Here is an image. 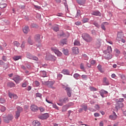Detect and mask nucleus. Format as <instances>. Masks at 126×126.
I'll list each match as a JSON object with an SVG mask.
<instances>
[{"label":"nucleus","mask_w":126,"mask_h":126,"mask_svg":"<svg viewBox=\"0 0 126 126\" xmlns=\"http://www.w3.org/2000/svg\"><path fill=\"white\" fill-rule=\"evenodd\" d=\"M82 37L87 43H90V42H92L93 41V38L88 33H84L82 34Z\"/></svg>","instance_id":"1"},{"label":"nucleus","mask_w":126,"mask_h":126,"mask_svg":"<svg viewBox=\"0 0 126 126\" xmlns=\"http://www.w3.org/2000/svg\"><path fill=\"white\" fill-rule=\"evenodd\" d=\"M41 82L43 85H46L48 86V87L52 88L53 87V85L55 84V81H45V80H41Z\"/></svg>","instance_id":"2"},{"label":"nucleus","mask_w":126,"mask_h":126,"mask_svg":"<svg viewBox=\"0 0 126 126\" xmlns=\"http://www.w3.org/2000/svg\"><path fill=\"white\" fill-rule=\"evenodd\" d=\"M51 50L56 55H57L58 57H61L63 55V53L59 51V50L57 49L56 47H52Z\"/></svg>","instance_id":"3"},{"label":"nucleus","mask_w":126,"mask_h":126,"mask_svg":"<svg viewBox=\"0 0 126 126\" xmlns=\"http://www.w3.org/2000/svg\"><path fill=\"white\" fill-rule=\"evenodd\" d=\"M22 112V108L20 107H18L17 111H16V114L15 115V118L17 120L19 117H20V113Z\"/></svg>","instance_id":"4"},{"label":"nucleus","mask_w":126,"mask_h":126,"mask_svg":"<svg viewBox=\"0 0 126 126\" xmlns=\"http://www.w3.org/2000/svg\"><path fill=\"white\" fill-rule=\"evenodd\" d=\"M123 37H124V33H123V32H118L116 40L119 43H121V40L123 39Z\"/></svg>","instance_id":"5"},{"label":"nucleus","mask_w":126,"mask_h":126,"mask_svg":"<svg viewBox=\"0 0 126 126\" xmlns=\"http://www.w3.org/2000/svg\"><path fill=\"white\" fill-rule=\"evenodd\" d=\"M103 53L104 54V58H105L106 60H111V59H112V54L110 53H108L107 50L104 51Z\"/></svg>","instance_id":"6"},{"label":"nucleus","mask_w":126,"mask_h":126,"mask_svg":"<svg viewBox=\"0 0 126 126\" xmlns=\"http://www.w3.org/2000/svg\"><path fill=\"white\" fill-rule=\"evenodd\" d=\"M8 120L6 119V118L4 117V122L6 123V124H8L12 120H13V115L12 114H8Z\"/></svg>","instance_id":"7"},{"label":"nucleus","mask_w":126,"mask_h":126,"mask_svg":"<svg viewBox=\"0 0 126 126\" xmlns=\"http://www.w3.org/2000/svg\"><path fill=\"white\" fill-rule=\"evenodd\" d=\"M70 106H72V103H69L68 104L65 105L62 107V112L63 113V112H66L67 111V109H68L69 107H70Z\"/></svg>","instance_id":"8"},{"label":"nucleus","mask_w":126,"mask_h":126,"mask_svg":"<svg viewBox=\"0 0 126 126\" xmlns=\"http://www.w3.org/2000/svg\"><path fill=\"white\" fill-rule=\"evenodd\" d=\"M22 78H21L20 77V76H15V77H14V78H13V80H14V81H15V82H16V83L17 84H18V83H19L20 82V81H21V80H22Z\"/></svg>","instance_id":"9"},{"label":"nucleus","mask_w":126,"mask_h":126,"mask_svg":"<svg viewBox=\"0 0 126 126\" xmlns=\"http://www.w3.org/2000/svg\"><path fill=\"white\" fill-rule=\"evenodd\" d=\"M31 110H32V112H37V111L39 110V108L37 105L32 104L31 106Z\"/></svg>","instance_id":"10"},{"label":"nucleus","mask_w":126,"mask_h":126,"mask_svg":"<svg viewBox=\"0 0 126 126\" xmlns=\"http://www.w3.org/2000/svg\"><path fill=\"white\" fill-rule=\"evenodd\" d=\"M68 101H69V99H68V97H67L59 99V102H60V103H63V104H65V103H67Z\"/></svg>","instance_id":"11"},{"label":"nucleus","mask_w":126,"mask_h":126,"mask_svg":"<svg viewBox=\"0 0 126 126\" xmlns=\"http://www.w3.org/2000/svg\"><path fill=\"white\" fill-rule=\"evenodd\" d=\"M65 90L67 93V96L69 97H71V89H70L69 87H66Z\"/></svg>","instance_id":"12"},{"label":"nucleus","mask_w":126,"mask_h":126,"mask_svg":"<svg viewBox=\"0 0 126 126\" xmlns=\"http://www.w3.org/2000/svg\"><path fill=\"white\" fill-rule=\"evenodd\" d=\"M72 52L73 54H75V55H78L79 54V50L77 47H74L72 48Z\"/></svg>","instance_id":"13"},{"label":"nucleus","mask_w":126,"mask_h":126,"mask_svg":"<svg viewBox=\"0 0 126 126\" xmlns=\"http://www.w3.org/2000/svg\"><path fill=\"white\" fill-rule=\"evenodd\" d=\"M34 40L37 43H40L41 42V35L40 34H36L34 36Z\"/></svg>","instance_id":"14"},{"label":"nucleus","mask_w":126,"mask_h":126,"mask_svg":"<svg viewBox=\"0 0 126 126\" xmlns=\"http://www.w3.org/2000/svg\"><path fill=\"white\" fill-rule=\"evenodd\" d=\"M117 118H118V116H117V114H116V112H113V115H111L109 117V118L110 120H113V121L117 120Z\"/></svg>","instance_id":"15"},{"label":"nucleus","mask_w":126,"mask_h":126,"mask_svg":"<svg viewBox=\"0 0 126 126\" xmlns=\"http://www.w3.org/2000/svg\"><path fill=\"white\" fill-rule=\"evenodd\" d=\"M49 118V114L48 113H45L41 116L39 117V118L41 120H46Z\"/></svg>","instance_id":"16"},{"label":"nucleus","mask_w":126,"mask_h":126,"mask_svg":"<svg viewBox=\"0 0 126 126\" xmlns=\"http://www.w3.org/2000/svg\"><path fill=\"white\" fill-rule=\"evenodd\" d=\"M92 15H95V16H101V13L99 11H93L91 13Z\"/></svg>","instance_id":"17"},{"label":"nucleus","mask_w":126,"mask_h":126,"mask_svg":"<svg viewBox=\"0 0 126 126\" xmlns=\"http://www.w3.org/2000/svg\"><path fill=\"white\" fill-rule=\"evenodd\" d=\"M124 107V103L123 102H117L115 108L117 110H119L120 108H123Z\"/></svg>","instance_id":"18"},{"label":"nucleus","mask_w":126,"mask_h":126,"mask_svg":"<svg viewBox=\"0 0 126 126\" xmlns=\"http://www.w3.org/2000/svg\"><path fill=\"white\" fill-rule=\"evenodd\" d=\"M99 93L101 97H102V98H104V94H108V92L105 91L104 90H101L99 91Z\"/></svg>","instance_id":"19"},{"label":"nucleus","mask_w":126,"mask_h":126,"mask_svg":"<svg viewBox=\"0 0 126 126\" xmlns=\"http://www.w3.org/2000/svg\"><path fill=\"white\" fill-rule=\"evenodd\" d=\"M9 97L10 98H13V99H16L18 98V96L16 94H13L10 93L8 94Z\"/></svg>","instance_id":"20"},{"label":"nucleus","mask_w":126,"mask_h":126,"mask_svg":"<svg viewBox=\"0 0 126 126\" xmlns=\"http://www.w3.org/2000/svg\"><path fill=\"white\" fill-rule=\"evenodd\" d=\"M103 85H109V81L107 78L104 77L103 80Z\"/></svg>","instance_id":"21"},{"label":"nucleus","mask_w":126,"mask_h":126,"mask_svg":"<svg viewBox=\"0 0 126 126\" xmlns=\"http://www.w3.org/2000/svg\"><path fill=\"white\" fill-rule=\"evenodd\" d=\"M23 32L24 33H25V34H27V33H28L29 31V27L28 26H26L23 28Z\"/></svg>","instance_id":"22"},{"label":"nucleus","mask_w":126,"mask_h":126,"mask_svg":"<svg viewBox=\"0 0 126 126\" xmlns=\"http://www.w3.org/2000/svg\"><path fill=\"white\" fill-rule=\"evenodd\" d=\"M32 125L34 126H40L41 124L38 121L34 120L32 122Z\"/></svg>","instance_id":"23"},{"label":"nucleus","mask_w":126,"mask_h":126,"mask_svg":"<svg viewBox=\"0 0 126 126\" xmlns=\"http://www.w3.org/2000/svg\"><path fill=\"white\" fill-rule=\"evenodd\" d=\"M76 1L79 4L82 5V4H84V3H85L86 0H76Z\"/></svg>","instance_id":"24"},{"label":"nucleus","mask_w":126,"mask_h":126,"mask_svg":"<svg viewBox=\"0 0 126 126\" xmlns=\"http://www.w3.org/2000/svg\"><path fill=\"white\" fill-rule=\"evenodd\" d=\"M66 39H63L61 40V42H60V45L61 46H63V45L66 44Z\"/></svg>","instance_id":"25"},{"label":"nucleus","mask_w":126,"mask_h":126,"mask_svg":"<svg viewBox=\"0 0 126 126\" xmlns=\"http://www.w3.org/2000/svg\"><path fill=\"white\" fill-rule=\"evenodd\" d=\"M73 77L75 79L78 80L79 78H80V75L77 73H76L74 74Z\"/></svg>","instance_id":"26"},{"label":"nucleus","mask_w":126,"mask_h":126,"mask_svg":"<svg viewBox=\"0 0 126 126\" xmlns=\"http://www.w3.org/2000/svg\"><path fill=\"white\" fill-rule=\"evenodd\" d=\"M63 54H64V55H65V56H68V49H65L64 48H63Z\"/></svg>","instance_id":"27"},{"label":"nucleus","mask_w":126,"mask_h":126,"mask_svg":"<svg viewBox=\"0 0 126 126\" xmlns=\"http://www.w3.org/2000/svg\"><path fill=\"white\" fill-rule=\"evenodd\" d=\"M109 23L107 22H104L101 24V28L103 30H106V28H105V25H108Z\"/></svg>","instance_id":"28"},{"label":"nucleus","mask_w":126,"mask_h":126,"mask_svg":"<svg viewBox=\"0 0 126 126\" xmlns=\"http://www.w3.org/2000/svg\"><path fill=\"white\" fill-rule=\"evenodd\" d=\"M40 75L42 77H46V75H47V73L45 71H40Z\"/></svg>","instance_id":"29"},{"label":"nucleus","mask_w":126,"mask_h":126,"mask_svg":"<svg viewBox=\"0 0 126 126\" xmlns=\"http://www.w3.org/2000/svg\"><path fill=\"white\" fill-rule=\"evenodd\" d=\"M62 73H63V74H66L67 75H69V71L67 69H63L62 71Z\"/></svg>","instance_id":"30"},{"label":"nucleus","mask_w":126,"mask_h":126,"mask_svg":"<svg viewBox=\"0 0 126 126\" xmlns=\"http://www.w3.org/2000/svg\"><path fill=\"white\" fill-rule=\"evenodd\" d=\"M28 42L30 44V45H33V44H34V42H33V40L31 39V37H29L28 38Z\"/></svg>","instance_id":"31"},{"label":"nucleus","mask_w":126,"mask_h":126,"mask_svg":"<svg viewBox=\"0 0 126 126\" xmlns=\"http://www.w3.org/2000/svg\"><path fill=\"white\" fill-rule=\"evenodd\" d=\"M97 68H98V69L99 70V71H100V72H102V73L104 72V70H103V69H102V65H101L100 64H99V65L97 66Z\"/></svg>","instance_id":"32"},{"label":"nucleus","mask_w":126,"mask_h":126,"mask_svg":"<svg viewBox=\"0 0 126 126\" xmlns=\"http://www.w3.org/2000/svg\"><path fill=\"white\" fill-rule=\"evenodd\" d=\"M39 27V26L34 23L32 24L31 25V28H38Z\"/></svg>","instance_id":"33"},{"label":"nucleus","mask_w":126,"mask_h":126,"mask_svg":"<svg viewBox=\"0 0 126 126\" xmlns=\"http://www.w3.org/2000/svg\"><path fill=\"white\" fill-rule=\"evenodd\" d=\"M106 51H107V53H112V47H111L110 46H108Z\"/></svg>","instance_id":"34"},{"label":"nucleus","mask_w":126,"mask_h":126,"mask_svg":"<svg viewBox=\"0 0 126 126\" xmlns=\"http://www.w3.org/2000/svg\"><path fill=\"white\" fill-rule=\"evenodd\" d=\"M53 29L54 31H55V32H58V31H59V26H55L53 27Z\"/></svg>","instance_id":"35"},{"label":"nucleus","mask_w":126,"mask_h":126,"mask_svg":"<svg viewBox=\"0 0 126 126\" xmlns=\"http://www.w3.org/2000/svg\"><path fill=\"white\" fill-rule=\"evenodd\" d=\"M14 46H15V47H19V46H20V44H19V42H18V41H14L13 43Z\"/></svg>","instance_id":"36"},{"label":"nucleus","mask_w":126,"mask_h":126,"mask_svg":"<svg viewBox=\"0 0 126 126\" xmlns=\"http://www.w3.org/2000/svg\"><path fill=\"white\" fill-rule=\"evenodd\" d=\"M89 21V19L88 18H84L82 20L83 23H86Z\"/></svg>","instance_id":"37"},{"label":"nucleus","mask_w":126,"mask_h":126,"mask_svg":"<svg viewBox=\"0 0 126 126\" xmlns=\"http://www.w3.org/2000/svg\"><path fill=\"white\" fill-rule=\"evenodd\" d=\"M74 46H79V45H80V42H79V41L76 40L74 42Z\"/></svg>","instance_id":"38"},{"label":"nucleus","mask_w":126,"mask_h":126,"mask_svg":"<svg viewBox=\"0 0 126 126\" xmlns=\"http://www.w3.org/2000/svg\"><path fill=\"white\" fill-rule=\"evenodd\" d=\"M8 86L10 87H15V84L14 83H8Z\"/></svg>","instance_id":"39"},{"label":"nucleus","mask_w":126,"mask_h":126,"mask_svg":"<svg viewBox=\"0 0 126 126\" xmlns=\"http://www.w3.org/2000/svg\"><path fill=\"white\" fill-rule=\"evenodd\" d=\"M13 60L14 61H18V60H20V59H21V56H15L13 57Z\"/></svg>","instance_id":"40"},{"label":"nucleus","mask_w":126,"mask_h":126,"mask_svg":"<svg viewBox=\"0 0 126 126\" xmlns=\"http://www.w3.org/2000/svg\"><path fill=\"white\" fill-rule=\"evenodd\" d=\"M6 3H2L0 4V8H4V7H6Z\"/></svg>","instance_id":"41"},{"label":"nucleus","mask_w":126,"mask_h":126,"mask_svg":"<svg viewBox=\"0 0 126 126\" xmlns=\"http://www.w3.org/2000/svg\"><path fill=\"white\" fill-rule=\"evenodd\" d=\"M27 85H28V82L26 81L22 84V87L25 88L27 87Z\"/></svg>","instance_id":"42"},{"label":"nucleus","mask_w":126,"mask_h":126,"mask_svg":"<svg viewBox=\"0 0 126 126\" xmlns=\"http://www.w3.org/2000/svg\"><path fill=\"white\" fill-rule=\"evenodd\" d=\"M114 51L115 52V53H116V54H117V55H120L121 54V51L117 48H116L114 50Z\"/></svg>","instance_id":"43"},{"label":"nucleus","mask_w":126,"mask_h":126,"mask_svg":"<svg viewBox=\"0 0 126 126\" xmlns=\"http://www.w3.org/2000/svg\"><path fill=\"white\" fill-rule=\"evenodd\" d=\"M93 24L94 25V26H95V27H97V28H100V25H99V24H98V23L94 22Z\"/></svg>","instance_id":"44"},{"label":"nucleus","mask_w":126,"mask_h":126,"mask_svg":"<svg viewBox=\"0 0 126 126\" xmlns=\"http://www.w3.org/2000/svg\"><path fill=\"white\" fill-rule=\"evenodd\" d=\"M94 108L96 111H99V110H100V106H99L98 104L95 105L94 106Z\"/></svg>","instance_id":"45"},{"label":"nucleus","mask_w":126,"mask_h":126,"mask_svg":"<svg viewBox=\"0 0 126 126\" xmlns=\"http://www.w3.org/2000/svg\"><path fill=\"white\" fill-rule=\"evenodd\" d=\"M53 105V107L55 109H56V110H58V111L60 110V108L58 106H57V104H54L53 103L52 104Z\"/></svg>","instance_id":"46"},{"label":"nucleus","mask_w":126,"mask_h":126,"mask_svg":"<svg viewBox=\"0 0 126 126\" xmlns=\"http://www.w3.org/2000/svg\"><path fill=\"white\" fill-rule=\"evenodd\" d=\"M90 89L91 91H97V89H96L93 87H90Z\"/></svg>","instance_id":"47"},{"label":"nucleus","mask_w":126,"mask_h":126,"mask_svg":"<svg viewBox=\"0 0 126 126\" xmlns=\"http://www.w3.org/2000/svg\"><path fill=\"white\" fill-rule=\"evenodd\" d=\"M5 102V99L4 98H0V103L1 104H3Z\"/></svg>","instance_id":"48"},{"label":"nucleus","mask_w":126,"mask_h":126,"mask_svg":"<svg viewBox=\"0 0 126 126\" xmlns=\"http://www.w3.org/2000/svg\"><path fill=\"white\" fill-rule=\"evenodd\" d=\"M6 110V108L4 106H1V112H4Z\"/></svg>","instance_id":"49"},{"label":"nucleus","mask_w":126,"mask_h":126,"mask_svg":"<svg viewBox=\"0 0 126 126\" xmlns=\"http://www.w3.org/2000/svg\"><path fill=\"white\" fill-rule=\"evenodd\" d=\"M82 107L84 108V111H87L88 110L87 105H83Z\"/></svg>","instance_id":"50"},{"label":"nucleus","mask_w":126,"mask_h":126,"mask_svg":"<svg viewBox=\"0 0 126 126\" xmlns=\"http://www.w3.org/2000/svg\"><path fill=\"white\" fill-rule=\"evenodd\" d=\"M81 77L83 79H87V75H82Z\"/></svg>","instance_id":"51"},{"label":"nucleus","mask_w":126,"mask_h":126,"mask_svg":"<svg viewBox=\"0 0 126 126\" xmlns=\"http://www.w3.org/2000/svg\"><path fill=\"white\" fill-rule=\"evenodd\" d=\"M83 57L85 58V60H86V61H88V57L87 56V55H86V54H84L83 55Z\"/></svg>","instance_id":"52"},{"label":"nucleus","mask_w":126,"mask_h":126,"mask_svg":"<svg viewBox=\"0 0 126 126\" xmlns=\"http://www.w3.org/2000/svg\"><path fill=\"white\" fill-rule=\"evenodd\" d=\"M36 97H39V98H41L42 97V94H41L37 93L36 94Z\"/></svg>","instance_id":"53"},{"label":"nucleus","mask_w":126,"mask_h":126,"mask_svg":"<svg viewBox=\"0 0 126 126\" xmlns=\"http://www.w3.org/2000/svg\"><path fill=\"white\" fill-rule=\"evenodd\" d=\"M80 67L81 69L84 70V64L82 63L80 64Z\"/></svg>","instance_id":"54"},{"label":"nucleus","mask_w":126,"mask_h":126,"mask_svg":"<svg viewBox=\"0 0 126 126\" xmlns=\"http://www.w3.org/2000/svg\"><path fill=\"white\" fill-rule=\"evenodd\" d=\"M34 84L35 85V86L36 87H38L39 86V85H40V83H39V82H38L37 81H35L34 82Z\"/></svg>","instance_id":"55"},{"label":"nucleus","mask_w":126,"mask_h":126,"mask_svg":"<svg viewBox=\"0 0 126 126\" xmlns=\"http://www.w3.org/2000/svg\"><path fill=\"white\" fill-rule=\"evenodd\" d=\"M91 64H95V63H96V61L95 60H91V62H90Z\"/></svg>","instance_id":"56"},{"label":"nucleus","mask_w":126,"mask_h":126,"mask_svg":"<svg viewBox=\"0 0 126 126\" xmlns=\"http://www.w3.org/2000/svg\"><path fill=\"white\" fill-rule=\"evenodd\" d=\"M124 98H120L118 101L117 102V103H122V102H124Z\"/></svg>","instance_id":"57"},{"label":"nucleus","mask_w":126,"mask_h":126,"mask_svg":"<svg viewBox=\"0 0 126 126\" xmlns=\"http://www.w3.org/2000/svg\"><path fill=\"white\" fill-rule=\"evenodd\" d=\"M51 59L52 61H56V58L54 56H51Z\"/></svg>","instance_id":"58"},{"label":"nucleus","mask_w":126,"mask_h":126,"mask_svg":"<svg viewBox=\"0 0 126 126\" xmlns=\"http://www.w3.org/2000/svg\"><path fill=\"white\" fill-rule=\"evenodd\" d=\"M57 76L58 79H62V77H63V75H62L61 74H59Z\"/></svg>","instance_id":"59"},{"label":"nucleus","mask_w":126,"mask_h":126,"mask_svg":"<svg viewBox=\"0 0 126 126\" xmlns=\"http://www.w3.org/2000/svg\"><path fill=\"white\" fill-rule=\"evenodd\" d=\"M121 78L122 80H126V76H125L124 75H121Z\"/></svg>","instance_id":"60"},{"label":"nucleus","mask_w":126,"mask_h":126,"mask_svg":"<svg viewBox=\"0 0 126 126\" xmlns=\"http://www.w3.org/2000/svg\"><path fill=\"white\" fill-rule=\"evenodd\" d=\"M94 117H95V118H97V117H100V114L98 113H95L94 114Z\"/></svg>","instance_id":"61"},{"label":"nucleus","mask_w":126,"mask_h":126,"mask_svg":"<svg viewBox=\"0 0 126 126\" xmlns=\"http://www.w3.org/2000/svg\"><path fill=\"white\" fill-rule=\"evenodd\" d=\"M21 47L22 49H24V48L25 47V42H23Z\"/></svg>","instance_id":"62"},{"label":"nucleus","mask_w":126,"mask_h":126,"mask_svg":"<svg viewBox=\"0 0 126 126\" xmlns=\"http://www.w3.org/2000/svg\"><path fill=\"white\" fill-rule=\"evenodd\" d=\"M32 60L33 61H38V58H37V57L34 56L32 57Z\"/></svg>","instance_id":"63"},{"label":"nucleus","mask_w":126,"mask_h":126,"mask_svg":"<svg viewBox=\"0 0 126 126\" xmlns=\"http://www.w3.org/2000/svg\"><path fill=\"white\" fill-rule=\"evenodd\" d=\"M96 43H97V44H100L101 43V39H97Z\"/></svg>","instance_id":"64"}]
</instances>
